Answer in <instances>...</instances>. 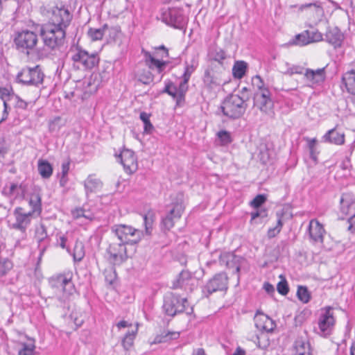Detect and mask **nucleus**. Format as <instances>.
Listing matches in <instances>:
<instances>
[{"label": "nucleus", "mask_w": 355, "mask_h": 355, "mask_svg": "<svg viewBox=\"0 0 355 355\" xmlns=\"http://www.w3.org/2000/svg\"><path fill=\"white\" fill-rule=\"evenodd\" d=\"M112 232L117 237L119 242L110 243L106 252L111 263L120 265L128 257L125 245L138 243L141 239L143 232L125 225H115L112 228Z\"/></svg>", "instance_id": "f257e3e1"}, {"label": "nucleus", "mask_w": 355, "mask_h": 355, "mask_svg": "<svg viewBox=\"0 0 355 355\" xmlns=\"http://www.w3.org/2000/svg\"><path fill=\"white\" fill-rule=\"evenodd\" d=\"M244 97L239 94H231L223 102L220 107L223 114L230 119H239L242 116L246 111L248 103Z\"/></svg>", "instance_id": "f03ea898"}, {"label": "nucleus", "mask_w": 355, "mask_h": 355, "mask_svg": "<svg viewBox=\"0 0 355 355\" xmlns=\"http://www.w3.org/2000/svg\"><path fill=\"white\" fill-rule=\"evenodd\" d=\"M46 15L49 19L47 24L56 26L58 28H61L64 31L71 24L73 18V15L69 9L64 6L49 7L46 9Z\"/></svg>", "instance_id": "7ed1b4c3"}, {"label": "nucleus", "mask_w": 355, "mask_h": 355, "mask_svg": "<svg viewBox=\"0 0 355 355\" xmlns=\"http://www.w3.org/2000/svg\"><path fill=\"white\" fill-rule=\"evenodd\" d=\"M40 35L45 46L51 49H55L64 44L66 31L61 28H58L56 26L46 24L41 28Z\"/></svg>", "instance_id": "20e7f679"}, {"label": "nucleus", "mask_w": 355, "mask_h": 355, "mask_svg": "<svg viewBox=\"0 0 355 355\" xmlns=\"http://www.w3.org/2000/svg\"><path fill=\"white\" fill-rule=\"evenodd\" d=\"M163 309L170 316L185 312L187 315L193 313V307L189 304L187 298H181L175 294H170L164 297Z\"/></svg>", "instance_id": "39448f33"}, {"label": "nucleus", "mask_w": 355, "mask_h": 355, "mask_svg": "<svg viewBox=\"0 0 355 355\" xmlns=\"http://www.w3.org/2000/svg\"><path fill=\"white\" fill-rule=\"evenodd\" d=\"M161 17L164 23L180 30L184 29L188 21L183 10L178 8L163 9Z\"/></svg>", "instance_id": "423d86ee"}, {"label": "nucleus", "mask_w": 355, "mask_h": 355, "mask_svg": "<svg viewBox=\"0 0 355 355\" xmlns=\"http://www.w3.org/2000/svg\"><path fill=\"white\" fill-rule=\"evenodd\" d=\"M44 73L39 65L35 67L23 68L17 74L16 80L24 85L37 87L43 83Z\"/></svg>", "instance_id": "0eeeda50"}, {"label": "nucleus", "mask_w": 355, "mask_h": 355, "mask_svg": "<svg viewBox=\"0 0 355 355\" xmlns=\"http://www.w3.org/2000/svg\"><path fill=\"white\" fill-rule=\"evenodd\" d=\"M49 284L52 288L55 289V293L59 295L62 293V296H58L60 300H64L73 290V284L71 277H68L64 275H57L52 277L49 279Z\"/></svg>", "instance_id": "6e6552de"}, {"label": "nucleus", "mask_w": 355, "mask_h": 355, "mask_svg": "<svg viewBox=\"0 0 355 355\" xmlns=\"http://www.w3.org/2000/svg\"><path fill=\"white\" fill-rule=\"evenodd\" d=\"M14 41L19 51L28 55L36 46L38 38L33 31L24 30L16 35Z\"/></svg>", "instance_id": "1a4fd4ad"}, {"label": "nucleus", "mask_w": 355, "mask_h": 355, "mask_svg": "<svg viewBox=\"0 0 355 355\" xmlns=\"http://www.w3.org/2000/svg\"><path fill=\"white\" fill-rule=\"evenodd\" d=\"M227 284L228 278L225 273L220 272L216 274L202 287V295L208 297L215 292L226 291L227 289Z\"/></svg>", "instance_id": "9d476101"}, {"label": "nucleus", "mask_w": 355, "mask_h": 355, "mask_svg": "<svg viewBox=\"0 0 355 355\" xmlns=\"http://www.w3.org/2000/svg\"><path fill=\"white\" fill-rule=\"evenodd\" d=\"M299 11L305 12L308 19L315 24L320 22L324 17V10L320 1L302 4Z\"/></svg>", "instance_id": "9b49d317"}, {"label": "nucleus", "mask_w": 355, "mask_h": 355, "mask_svg": "<svg viewBox=\"0 0 355 355\" xmlns=\"http://www.w3.org/2000/svg\"><path fill=\"white\" fill-rule=\"evenodd\" d=\"M253 105L263 113H268L273 108V101L269 89L256 91L253 96Z\"/></svg>", "instance_id": "f8f14e48"}, {"label": "nucleus", "mask_w": 355, "mask_h": 355, "mask_svg": "<svg viewBox=\"0 0 355 355\" xmlns=\"http://www.w3.org/2000/svg\"><path fill=\"white\" fill-rule=\"evenodd\" d=\"M335 324L333 308L327 306L320 310L318 318L320 334L324 336L330 334Z\"/></svg>", "instance_id": "ddd939ff"}, {"label": "nucleus", "mask_w": 355, "mask_h": 355, "mask_svg": "<svg viewBox=\"0 0 355 355\" xmlns=\"http://www.w3.org/2000/svg\"><path fill=\"white\" fill-rule=\"evenodd\" d=\"M184 210V206L182 202L173 204L172 208L162 219L161 229L163 231H169L173 228L175 222L181 218Z\"/></svg>", "instance_id": "4468645a"}, {"label": "nucleus", "mask_w": 355, "mask_h": 355, "mask_svg": "<svg viewBox=\"0 0 355 355\" xmlns=\"http://www.w3.org/2000/svg\"><path fill=\"white\" fill-rule=\"evenodd\" d=\"M13 215L15 221L10 225V227L25 233L31 224L33 211L25 212L22 207H17L14 209Z\"/></svg>", "instance_id": "2eb2a0df"}, {"label": "nucleus", "mask_w": 355, "mask_h": 355, "mask_svg": "<svg viewBox=\"0 0 355 355\" xmlns=\"http://www.w3.org/2000/svg\"><path fill=\"white\" fill-rule=\"evenodd\" d=\"M74 62L81 63L85 69H92L99 62V57L97 53L89 54L87 51L82 49H77L71 58Z\"/></svg>", "instance_id": "dca6fc26"}, {"label": "nucleus", "mask_w": 355, "mask_h": 355, "mask_svg": "<svg viewBox=\"0 0 355 355\" xmlns=\"http://www.w3.org/2000/svg\"><path fill=\"white\" fill-rule=\"evenodd\" d=\"M118 158L127 173L132 174L137 170V159L132 150L123 149L119 155Z\"/></svg>", "instance_id": "f3484780"}, {"label": "nucleus", "mask_w": 355, "mask_h": 355, "mask_svg": "<svg viewBox=\"0 0 355 355\" xmlns=\"http://www.w3.org/2000/svg\"><path fill=\"white\" fill-rule=\"evenodd\" d=\"M309 235L311 241L314 243H322L325 230L323 225L317 219H312L309 225Z\"/></svg>", "instance_id": "a211bd4d"}, {"label": "nucleus", "mask_w": 355, "mask_h": 355, "mask_svg": "<svg viewBox=\"0 0 355 355\" xmlns=\"http://www.w3.org/2000/svg\"><path fill=\"white\" fill-rule=\"evenodd\" d=\"M255 326L258 329L271 332L275 327V322L268 315L260 313L259 311L256 313L254 318Z\"/></svg>", "instance_id": "6ab92c4d"}, {"label": "nucleus", "mask_w": 355, "mask_h": 355, "mask_svg": "<svg viewBox=\"0 0 355 355\" xmlns=\"http://www.w3.org/2000/svg\"><path fill=\"white\" fill-rule=\"evenodd\" d=\"M141 53L144 56L145 63L149 69L156 70L159 73L164 70L166 62L156 59L149 51L144 49H142Z\"/></svg>", "instance_id": "aec40b11"}, {"label": "nucleus", "mask_w": 355, "mask_h": 355, "mask_svg": "<svg viewBox=\"0 0 355 355\" xmlns=\"http://www.w3.org/2000/svg\"><path fill=\"white\" fill-rule=\"evenodd\" d=\"M341 211L346 214L350 215L348 219L349 227L348 230L355 231V203H349L345 201L343 198L340 199Z\"/></svg>", "instance_id": "412c9836"}, {"label": "nucleus", "mask_w": 355, "mask_h": 355, "mask_svg": "<svg viewBox=\"0 0 355 355\" xmlns=\"http://www.w3.org/2000/svg\"><path fill=\"white\" fill-rule=\"evenodd\" d=\"M0 98L3 102L4 110L2 118L0 119V123L4 121L8 115V110L10 109V104L12 99H17V95L7 88H0Z\"/></svg>", "instance_id": "4be33fe9"}, {"label": "nucleus", "mask_w": 355, "mask_h": 355, "mask_svg": "<svg viewBox=\"0 0 355 355\" xmlns=\"http://www.w3.org/2000/svg\"><path fill=\"white\" fill-rule=\"evenodd\" d=\"M193 282L194 280L192 279L191 274L189 271L183 270L180 273L178 278L173 282L172 288H181L185 291L188 289L191 290L190 286L193 284Z\"/></svg>", "instance_id": "5701e85b"}, {"label": "nucleus", "mask_w": 355, "mask_h": 355, "mask_svg": "<svg viewBox=\"0 0 355 355\" xmlns=\"http://www.w3.org/2000/svg\"><path fill=\"white\" fill-rule=\"evenodd\" d=\"M343 87L347 92L355 96V71L352 69L345 73L342 76L340 87L343 90Z\"/></svg>", "instance_id": "b1692460"}, {"label": "nucleus", "mask_w": 355, "mask_h": 355, "mask_svg": "<svg viewBox=\"0 0 355 355\" xmlns=\"http://www.w3.org/2000/svg\"><path fill=\"white\" fill-rule=\"evenodd\" d=\"M295 355H311V347L306 337H298L295 341Z\"/></svg>", "instance_id": "393cba45"}, {"label": "nucleus", "mask_w": 355, "mask_h": 355, "mask_svg": "<svg viewBox=\"0 0 355 355\" xmlns=\"http://www.w3.org/2000/svg\"><path fill=\"white\" fill-rule=\"evenodd\" d=\"M324 141L336 145H342L345 143V134L336 128L329 130L323 137Z\"/></svg>", "instance_id": "a878e982"}, {"label": "nucleus", "mask_w": 355, "mask_h": 355, "mask_svg": "<svg viewBox=\"0 0 355 355\" xmlns=\"http://www.w3.org/2000/svg\"><path fill=\"white\" fill-rule=\"evenodd\" d=\"M343 35L337 27L329 28L325 34V40L334 46V47L340 46Z\"/></svg>", "instance_id": "bb28decb"}, {"label": "nucleus", "mask_w": 355, "mask_h": 355, "mask_svg": "<svg viewBox=\"0 0 355 355\" xmlns=\"http://www.w3.org/2000/svg\"><path fill=\"white\" fill-rule=\"evenodd\" d=\"M304 76L313 84H320L325 79L324 68L318 69L316 70L307 69H306Z\"/></svg>", "instance_id": "cd10ccee"}, {"label": "nucleus", "mask_w": 355, "mask_h": 355, "mask_svg": "<svg viewBox=\"0 0 355 355\" xmlns=\"http://www.w3.org/2000/svg\"><path fill=\"white\" fill-rule=\"evenodd\" d=\"M84 187L86 195L88 196L89 193L96 192L101 189L102 187V182L99 179L96 178L94 176L89 175L84 182Z\"/></svg>", "instance_id": "c85d7f7f"}, {"label": "nucleus", "mask_w": 355, "mask_h": 355, "mask_svg": "<svg viewBox=\"0 0 355 355\" xmlns=\"http://www.w3.org/2000/svg\"><path fill=\"white\" fill-rule=\"evenodd\" d=\"M236 257L231 252L222 253L219 258V261L221 265L225 266L227 268L236 267V271L239 270V266H236Z\"/></svg>", "instance_id": "c756f323"}, {"label": "nucleus", "mask_w": 355, "mask_h": 355, "mask_svg": "<svg viewBox=\"0 0 355 355\" xmlns=\"http://www.w3.org/2000/svg\"><path fill=\"white\" fill-rule=\"evenodd\" d=\"M180 337V332L178 331H164L160 334L157 335L154 338L153 343H166L171 340H176Z\"/></svg>", "instance_id": "7c9ffc66"}, {"label": "nucleus", "mask_w": 355, "mask_h": 355, "mask_svg": "<svg viewBox=\"0 0 355 355\" xmlns=\"http://www.w3.org/2000/svg\"><path fill=\"white\" fill-rule=\"evenodd\" d=\"M37 169L40 175L43 178H49L53 173V167L51 164L44 159H39Z\"/></svg>", "instance_id": "2f4dec72"}, {"label": "nucleus", "mask_w": 355, "mask_h": 355, "mask_svg": "<svg viewBox=\"0 0 355 355\" xmlns=\"http://www.w3.org/2000/svg\"><path fill=\"white\" fill-rule=\"evenodd\" d=\"M47 228L48 225L45 222H41L35 227V237L39 243L45 241L48 239Z\"/></svg>", "instance_id": "473e14b6"}, {"label": "nucleus", "mask_w": 355, "mask_h": 355, "mask_svg": "<svg viewBox=\"0 0 355 355\" xmlns=\"http://www.w3.org/2000/svg\"><path fill=\"white\" fill-rule=\"evenodd\" d=\"M303 67L299 65H291L288 62H285L281 66V71L282 73L288 76L293 74H302L303 73Z\"/></svg>", "instance_id": "72a5a7b5"}, {"label": "nucleus", "mask_w": 355, "mask_h": 355, "mask_svg": "<svg viewBox=\"0 0 355 355\" xmlns=\"http://www.w3.org/2000/svg\"><path fill=\"white\" fill-rule=\"evenodd\" d=\"M203 83L209 89H213L220 85L218 78L211 74L209 69H206L203 76Z\"/></svg>", "instance_id": "f704fd0d"}, {"label": "nucleus", "mask_w": 355, "mask_h": 355, "mask_svg": "<svg viewBox=\"0 0 355 355\" xmlns=\"http://www.w3.org/2000/svg\"><path fill=\"white\" fill-rule=\"evenodd\" d=\"M247 69V63L244 61H236L232 68V73L234 78H242Z\"/></svg>", "instance_id": "c9c22d12"}, {"label": "nucleus", "mask_w": 355, "mask_h": 355, "mask_svg": "<svg viewBox=\"0 0 355 355\" xmlns=\"http://www.w3.org/2000/svg\"><path fill=\"white\" fill-rule=\"evenodd\" d=\"M289 44L300 46H306L309 44V36L305 34L304 31L302 33L295 35V37L289 42Z\"/></svg>", "instance_id": "e433bc0d"}, {"label": "nucleus", "mask_w": 355, "mask_h": 355, "mask_svg": "<svg viewBox=\"0 0 355 355\" xmlns=\"http://www.w3.org/2000/svg\"><path fill=\"white\" fill-rule=\"evenodd\" d=\"M29 205L32 207L33 214L35 212L40 214L41 212V198L39 194L34 193L30 197Z\"/></svg>", "instance_id": "4c0bfd02"}, {"label": "nucleus", "mask_w": 355, "mask_h": 355, "mask_svg": "<svg viewBox=\"0 0 355 355\" xmlns=\"http://www.w3.org/2000/svg\"><path fill=\"white\" fill-rule=\"evenodd\" d=\"M137 332V328L131 331H129L124 336L122 340V345L125 350L129 349L132 346Z\"/></svg>", "instance_id": "58836bf2"}, {"label": "nucleus", "mask_w": 355, "mask_h": 355, "mask_svg": "<svg viewBox=\"0 0 355 355\" xmlns=\"http://www.w3.org/2000/svg\"><path fill=\"white\" fill-rule=\"evenodd\" d=\"M277 225L275 227L270 228L267 232V236L269 239L274 238L278 234L282 228L283 223L282 220V214L277 213Z\"/></svg>", "instance_id": "ea45409f"}, {"label": "nucleus", "mask_w": 355, "mask_h": 355, "mask_svg": "<svg viewBox=\"0 0 355 355\" xmlns=\"http://www.w3.org/2000/svg\"><path fill=\"white\" fill-rule=\"evenodd\" d=\"M143 218L146 233L147 234H150L154 223L155 214L153 211H148L146 214L144 215Z\"/></svg>", "instance_id": "a19ab883"}, {"label": "nucleus", "mask_w": 355, "mask_h": 355, "mask_svg": "<svg viewBox=\"0 0 355 355\" xmlns=\"http://www.w3.org/2000/svg\"><path fill=\"white\" fill-rule=\"evenodd\" d=\"M107 28V25H104L101 28H89L88 35L93 41L100 40L104 35L105 29Z\"/></svg>", "instance_id": "79ce46f5"}, {"label": "nucleus", "mask_w": 355, "mask_h": 355, "mask_svg": "<svg viewBox=\"0 0 355 355\" xmlns=\"http://www.w3.org/2000/svg\"><path fill=\"white\" fill-rule=\"evenodd\" d=\"M138 80L144 85H149L153 80V76L149 70L144 69L138 73Z\"/></svg>", "instance_id": "37998d69"}, {"label": "nucleus", "mask_w": 355, "mask_h": 355, "mask_svg": "<svg viewBox=\"0 0 355 355\" xmlns=\"http://www.w3.org/2000/svg\"><path fill=\"white\" fill-rule=\"evenodd\" d=\"M85 256L84 246L82 243L76 242L74 246L73 257L75 261H80Z\"/></svg>", "instance_id": "c03bdc74"}, {"label": "nucleus", "mask_w": 355, "mask_h": 355, "mask_svg": "<svg viewBox=\"0 0 355 355\" xmlns=\"http://www.w3.org/2000/svg\"><path fill=\"white\" fill-rule=\"evenodd\" d=\"M139 118L144 123V132L146 133H151L154 127L150 121V114L143 112L140 113Z\"/></svg>", "instance_id": "a18cd8bd"}, {"label": "nucleus", "mask_w": 355, "mask_h": 355, "mask_svg": "<svg viewBox=\"0 0 355 355\" xmlns=\"http://www.w3.org/2000/svg\"><path fill=\"white\" fill-rule=\"evenodd\" d=\"M213 60L223 64V61L226 59L227 55L225 51L221 49H215L211 54Z\"/></svg>", "instance_id": "49530a36"}, {"label": "nucleus", "mask_w": 355, "mask_h": 355, "mask_svg": "<svg viewBox=\"0 0 355 355\" xmlns=\"http://www.w3.org/2000/svg\"><path fill=\"white\" fill-rule=\"evenodd\" d=\"M297 295L299 300L303 303H307L310 300V293L306 287L300 286H298Z\"/></svg>", "instance_id": "de8ad7c7"}, {"label": "nucleus", "mask_w": 355, "mask_h": 355, "mask_svg": "<svg viewBox=\"0 0 355 355\" xmlns=\"http://www.w3.org/2000/svg\"><path fill=\"white\" fill-rule=\"evenodd\" d=\"M305 34L309 36V44L323 40V35L318 31H305Z\"/></svg>", "instance_id": "09e8293b"}, {"label": "nucleus", "mask_w": 355, "mask_h": 355, "mask_svg": "<svg viewBox=\"0 0 355 355\" xmlns=\"http://www.w3.org/2000/svg\"><path fill=\"white\" fill-rule=\"evenodd\" d=\"M220 144L226 146L232 142L230 133L226 130H220L217 133Z\"/></svg>", "instance_id": "8fccbe9b"}, {"label": "nucleus", "mask_w": 355, "mask_h": 355, "mask_svg": "<svg viewBox=\"0 0 355 355\" xmlns=\"http://www.w3.org/2000/svg\"><path fill=\"white\" fill-rule=\"evenodd\" d=\"M35 346L33 342L22 343V348L19 352V355H33Z\"/></svg>", "instance_id": "3c124183"}, {"label": "nucleus", "mask_w": 355, "mask_h": 355, "mask_svg": "<svg viewBox=\"0 0 355 355\" xmlns=\"http://www.w3.org/2000/svg\"><path fill=\"white\" fill-rule=\"evenodd\" d=\"M188 82H189V80L182 78V79L180 82V84H179V87H177L178 90L179 92V99L180 100L184 101V95H185L186 92H187L188 87H189Z\"/></svg>", "instance_id": "603ef678"}, {"label": "nucleus", "mask_w": 355, "mask_h": 355, "mask_svg": "<svg viewBox=\"0 0 355 355\" xmlns=\"http://www.w3.org/2000/svg\"><path fill=\"white\" fill-rule=\"evenodd\" d=\"M196 69V65L194 62H192L191 64L186 62L184 73L182 74V78L189 80L191 74L195 71Z\"/></svg>", "instance_id": "864d4df0"}, {"label": "nucleus", "mask_w": 355, "mask_h": 355, "mask_svg": "<svg viewBox=\"0 0 355 355\" xmlns=\"http://www.w3.org/2000/svg\"><path fill=\"white\" fill-rule=\"evenodd\" d=\"M105 279L109 284H112L116 279L115 270L113 268L106 269L104 271Z\"/></svg>", "instance_id": "5fc2aeb1"}, {"label": "nucleus", "mask_w": 355, "mask_h": 355, "mask_svg": "<svg viewBox=\"0 0 355 355\" xmlns=\"http://www.w3.org/2000/svg\"><path fill=\"white\" fill-rule=\"evenodd\" d=\"M165 92H167L170 96H173L174 98H176L178 104H180V102L183 101L179 99V92L175 86L173 85H167L165 88Z\"/></svg>", "instance_id": "6e6d98bb"}, {"label": "nucleus", "mask_w": 355, "mask_h": 355, "mask_svg": "<svg viewBox=\"0 0 355 355\" xmlns=\"http://www.w3.org/2000/svg\"><path fill=\"white\" fill-rule=\"evenodd\" d=\"M252 85L254 87L257 88V91H260L263 89H268L265 86V84L261 79V78L257 75L254 76L252 79Z\"/></svg>", "instance_id": "4d7b16f0"}, {"label": "nucleus", "mask_w": 355, "mask_h": 355, "mask_svg": "<svg viewBox=\"0 0 355 355\" xmlns=\"http://www.w3.org/2000/svg\"><path fill=\"white\" fill-rule=\"evenodd\" d=\"M266 201V197L264 195H257L250 202V205L254 208H259Z\"/></svg>", "instance_id": "13d9d810"}, {"label": "nucleus", "mask_w": 355, "mask_h": 355, "mask_svg": "<svg viewBox=\"0 0 355 355\" xmlns=\"http://www.w3.org/2000/svg\"><path fill=\"white\" fill-rule=\"evenodd\" d=\"M277 291L283 295H285L288 293L289 288L287 282L285 279H283L277 284Z\"/></svg>", "instance_id": "bf43d9fd"}, {"label": "nucleus", "mask_w": 355, "mask_h": 355, "mask_svg": "<svg viewBox=\"0 0 355 355\" xmlns=\"http://www.w3.org/2000/svg\"><path fill=\"white\" fill-rule=\"evenodd\" d=\"M72 214L75 218H78L80 217H84L89 220H92V218L91 215L87 214L86 211L81 208L76 209L74 211H72Z\"/></svg>", "instance_id": "052dcab7"}, {"label": "nucleus", "mask_w": 355, "mask_h": 355, "mask_svg": "<svg viewBox=\"0 0 355 355\" xmlns=\"http://www.w3.org/2000/svg\"><path fill=\"white\" fill-rule=\"evenodd\" d=\"M57 244L62 249H67V252H70L69 249L67 247V238L64 234H60L57 235Z\"/></svg>", "instance_id": "680f3d73"}, {"label": "nucleus", "mask_w": 355, "mask_h": 355, "mask_svg": "<svg viewBox=\"0 0 355 355\" xmlns=\"http://www.w3.org/2000/svg\"><path fill=\"white\" fill-rule=\"evenodd\" d=\"M11 103H15L16 107L21 109H26L27 107L26 102L20 99L18 96H17V99H12Z\"/></svg>", "instance_id": "e2e57ef3"}, {"label": "nucleus", "mask_w": 355, "mask_h": 355, "mask_svg": "<svg viewBox=\"0 0 355 355\" xmlns=\"http://www.w3.org/2000/svg\"><path fill=\"white\" fill-rule=\"evenodd\" d=\"M8 146L3 138H0V155L3 156L8 152Z\"/></svg>", "instance_id": "0e129e2a"}, {"label": "nucleus", "mask_w": 355, "mask_h": 355, "mask_svg": "<svg viewBox=\"0 0 355 355\" xmlns=\"http://www.w3.org/2000/svg\"><path fill=\"white\" fill-rule=\"evenodd\" d=\"M263 288L269 294H272L275 292L274 286L268 282L264 283Z\"/></svg>", "instance_id": "69168bd1"}, {"label": "nucleus", "mask_w": 355, "mask_h": 355, "mask_svg": "<svg viewBox=\"0 0 355 355\" xmlns=\"http://www.w3.org/2000/svg\"><path fill=\"white\" fill-rule=\"evenodd\" d=\"M69 162H66L62 163V175H67L69 171Z\"/></svg>", "instance_id": "338daca9"}, {"label": "nucleus", "mask_w": 355, "mask_h": 355, "mask_svg": "<svg viewBox=\"0 0 355 355\" xmlns=\"http://www.w3.org/2000/svg\"><path fill=\"white\" fill-rule=\"evenodd\" d=\"M310 157L314 161L317 162L318 159V152L316 151V148H313L309 150Z\"/></svg>", "instance_id": "774afa93"}]
</instances>
